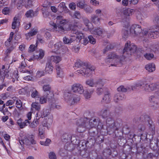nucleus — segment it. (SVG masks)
Returning a JSON list of instances; mask_svg holds the SVG:
<instances>
[{
	"label": "nucleus",
	"instance_id": "f257e3e1",
	"mask_svg": "<svg viewBox=\"0 0 159 159\" xmlns=\"http://www.w3.org/2000/svg\"><path fill=\"white\" fill-rule=\"evenodd\" d=\"M129 30L130 35L133 36L139 35L142 31L143 36L146 38H154L159 35V27L157 26L143 29L142 31L140 26L135 24L131 26Z\"/></svg>",
	"mask_w": 159,
	"mask_h": 159
},
{
	"label": "nucleus",
	"instance_id": "f03ea898",
	"mask_svg": "<svg viewBox=\"0 0 159 159\" xmlns=\"http://www.w3.org/2000/svg\"><path fill=\"white\" fill-rule=\"evenodd\" d=\"M75 66L81 67L80 70H77V72L86 77H89L93 74L95 69L94 67L89 66L87 63L82 62H76L75 64Z\"/></svg>",
	"mask_w": 159,
	"mask_h": 159
},
{
	"label": "nucleus",
	"instance_id": "7ed1b4c3",
	"mask_svg": "<svg viewBox=\"0 0 159 159\" xmlns=\"http://www.w3.org/2000/svg\"><path fill=\"white\" fill-rule=\"evenodd\" d=\"M108 58L106 60V61L110 62L112 59L116 58L115 61L116 62L114 64H111L112 66H122V61L124 60L125 57L124 56H122L121 57H119L114 53H110L107 56Z\"/></svg>",
	"mask_w": 159,
	"mask_h": 159
},
{
	"label": "nucleus",
	"instance_id": "20e7f679",
	"mask_svg": "<svg viewBox=\"0 0 159 159\" xmlns=\"http://www.w3.org/2000/svg\"><path fill=\"white\" fill-rule=\"evenodd\" d=\"M65 100L68 103L72 105L80 101L79 96L72 93L66 92L64 94Z\"/></svg>",
	"mask_w": 159,
	"mask_h": 159
},
{
	"label": "nucleus",
	"instance_id": "39448f33",
	"mask_svg": "<svg viewBox=\"0 0 159 159\" xmlns=\"http://www.w3.org/2000/svg\"><path fill=\"white\" fill-rule=\"evenodd\" d=\"M88 120L86 118H82L77 120L76 125L78 126L77 128L78 131L80 133L85 131L86 128H88Z\"/></svg>",
	"mask_w": 159,
	"mask_h": 159
},
{
	"label": "nucleus",
	"instance_id": "423d86ee",
	"mask_svg": "<svg viewBox=\"0 0 159 159\" xmlns=\"http://www.w3.org/2000/svg\"><path fill=\"white\" fill-rule=\"evenodd\" d=\"M130 42H129L125 43V47L123 51V54L132 55L137 50L136 46L133 43L130 44Z\"/></svg>",
	"mask_w": 159,
	"mask_h": 159
},
{
	"label": "nucleus",
	"instance_id": "0eeeda50",
	"mask_svg": "<svg viewBox=\"0 0 159 159\" xmlns=\"http://www.w3.org/2000/svg\"><path fill=\"white\" fill-rule=\"evenodd\" d=\"M142 87L143 90L146 93H149L155 91L158 88V85L156 83H143Z\"/></svg>",
	"mask_w": 159,
	"mask_h": 159
},
{
	"label": "nucleus",
	"instance_id": "6e6552de",
	"mask_svg": "<svg viewBox=\"0 0 159 159\" xmlns=\"http://www.w3.org/2000/svg\"><path fill=\"white\" fill-rule=\"evenodd\" d=\"M5 68V66L3 65L2 66V69L0 70V80L2 81H4L6 76L9 79L13 78V75L11 73L12 72H10L9 68L7 70L6 69V70L4 69Z\"/></svg>",
	"mask_w": 159,
	"mask_h": 159
},
{
	"label": "nucleus",
	"instance_id": "1a4fd4ad",
	"mask_svg": "<svg viewBox=\"0 0 159 159\" xmlns=\"http://www.w3.org/2000/svg\"><path fill=\"white\" fill-rule=\"evenodd\" d=\"M106 125L107 129L108 131L114 132L118 129V128L116 125L114 120L111 117L107 119Z\"/></svg>",
	"mask_w": 159,
	"mask_h": 159
},
{
	"label": "nucleus",
	"instance_id": "9d476101",
	"mask_svg": "<svg viewBox=\"0 0 159 159\" xmlns=\"http://www.w3.org/2000/svg\"><path fill=\"white\" fill-rule=\"evenodd\" d=\"M76 27L79 28L78 24L76 23L74 25H72L70 27V29L71 30V32L74 34H75L74 36H73V37L75 38V40H76L77 38L81 40L84 37V35L80 31H78L77 30L75 29Z\"/></svg>",
	"mask_w": 159,
	"mask_h": 159
},
{
	"label": "nucleus",
	"instance_id": "9b49d317",
	"mask_svg": "<svg viewBox=\"0 0 159 159\" xmlns=\"http://www.w3.org/2000/svg\"><path fill=\"white\" fill-rule=\"evenodd\" d=\"M18 1L17 4V8L20 9L22 6H24L26 8H29L32 6V2L31 0H17L15 3H11L15 4L17 1Z\"/></svg>",
	"mask_w": 159,
	"mask_h": 159
},
{
	"label": "nucleus",
	"instance_id": "f8f14e48",
	"mask_svg": "<svg viewBox=\"0 0 159 159\" xmlns=\"http://www.w3.org/2000/svg\"><path fill=\"white\" fill-rule=\"evenodd\" d=\"M71 89L74 92L79 94H82L84 92L83 85L79 83L73 84L72 86Z\"/></svg>",
	"mask_w": 159,
	"mask_h": 159
},
{
	"label": "nucleus",
	"instance_id": "ddd939ff",
	"mask_svg": "<svg viewBox=\"0 0 159 159\" xmlns=\"http://www.w3.org/2000/svg\"><path fill=\"white\" fill-rule=\"evenodd\" d=\"M43 89L46 94L48 95V97L51 99H53L54 94L53 92L51 90V87L49 84L44 85L43 87Z\"/></svg>",
	"mask_w": 159,
	"mask_h": 159
},
{
	"label": "nucleus",
	"instance_id": "4468645a",
	"mask_svg": "<svg viewBox=\"0 0 159 159\" xmlns=\"http://www.w3.org/2000/svg\"><path fill=\"white\" fill-rule=\"evenodd\" d=\"M21 142L26 145H29L31 144H34L36 143V142L34 139V137L33 135H30L28 138H25L23 140H21Z\"/></svg>",
	"mask_w": 159,
	"mask_h": 159
},
{
	"label": "nucleus",
	"instance_id": "2eb2a0df",
	"mask_svg": "<svg viewBox=\"0 0 159 159\" xmlns=\"http://www.w3.org/2000/svg\"><path fill=\"white\" fill-rule=\"evenodd\" d=\"M91 34L96 37H101L104 33V30L100 28L94 29L91 31Z\"/></svg>",
	"mask_w": 159,
	"mask_h": 159
},
{
	"label": "nucleus",
	"instance_id": "dca6fc26",
	"mask_svg": "<svg viewBox=\"0 0 159 159\" xmlns=\"http://www.w3.org/2000/svg\"><path fill=\"white\" fill-rule=\"evenodd\" d=\"M44 56V52L42 49H40L38 52L34 54L33 57L28 58L30 60H34V59H40L43 58Z\"/></svg>",
	"mask_w": 159,
	"mask_h": 159
},
{
	"label": "nucleus",
	"instance_id": "f3484780",
	"mask_svg": "<svg viewBox=\"0 0 159 159\" xmlns=\"http://www.w3.org/2000/svg\"><path fill=\"white\" fill-rule=\"evenodd\" d=\"M49 24L51 25L52 26L54 31H57L61 34H63L64 33V28L61 26H57L55 23L52 21H50Z\"/></svg>",
	"mask_w": 159,
	"mask_h": 159
},
{
	"label": "nucleus",
	"instance_id": "a211bd4d",
	"mask_svg": "<svg viewBox=\"0 0 159 159\" xmlns=\"http://www.w3.org/2000/svg\"><path fill=\"white\" fill-rule=\"evenodd\" d=\"M30 94L31 97L35 99H38L40 98V94L38 91L34 88H31L30 91Z\"/></svg>",
	"mask_w": 159,
	"mask_h": 159
},
{
	"label": "nucleus",
	"instance_id": "6ab92c4d",
	"mask_svg": "<svg viewBox=\"0 0 159 159\" xmlns=\"http://www.w3.org/2000/svg\"><path fill=\"white\" fill-rule=\"evenodd\" d=\"M100 115L103 118L106 119V120L107 118L110 117L112 118L111 115V113L108 111L107 109L106 108H105L101 111Z\"/></svg>",
	"mask_w": 159,
	"mask_h": 159
},
{
	"label": "nucleus",
	"instance_id": "aec40b11",
	"mask_svg": "<svg viewBox=\"0 0 159 159\" xmlns=\"http://www.w3.org/2000/svg\"><path fill=\"white\" fill-rule=\"evenodd\" d=\"M62 44V43L61 42H58L56 43L53 46L54 48L53 49L54 50L53 52H56V51H58L57 52L61 53V51L62 49L63 48Z\"/></svg>",
	"mask_w": 159,
	"mask_h": 159
},
{
	"label": "nucleus",
	"instance_id": "412c9836",
	"mask_svg": "<svg viewBox=\"0 0 159 159\" xmlns=\"http://www.w3.org/2000/svg\"><path fill=\"white\" fill-rule=\"evenodd\" d=\"M155 97L154 95H152L149 98V100L151 102V105L152 106L157 107H158V102L156 101L157 98V95H155Z\"/></svg>",
	"mask_w": 159,
	"mask_h": 159
},
{
	"label": "nucleus",
	"instance_id": "4be33fe9",
	"mask_svg": "<svg viewBox=\"0 0 159 159\" xmlns=\"http://www.w3.org/2000/svg\"><path fill=\"white\" fill-rule=\"evenodd\" d=\"M39 98V103L41 104H43L46 102L47 99H48L50 102H51L54 100L53 99H51V98H50L48 97V95L44 94L43 96L40 97Z\"/></svg>",
	"mask_w": 159,
	"mask_h": 159
},
{
	"label": "nucleus",
	"instance_id": "5701e85b",
	"mask_svg": "<svg viewBox=\"0 0 159 159\" xmlns=\"http://www.w3.org/2000/svg\"><path fill=\"white\" fill-rule=\"evenodd\" d=\"M53 68L51 62H49L46 63L45 71L47 73L52 74L53 72Z\"/></svg>",
	"mask_w": 159,
	"mask_h": 159
},
{
	"label": "nucleus",
	"instance_id": "b1692460",
	"mask_svg": "<svg viewBox=\"0 0 159 159\" xmlns=\"http://www.w3.org/2000/svg\"><path fill=\"white\" fill-rule=\"evenodd\" d=\"M106 80L101 78L96 79L95 80V87H103L105 83Z\"/></svg>",
	"mask_w": 159,
	"mask_h": 159
},
{
	"label": "nucleus",
	"instance_id": "393cba45",
	"mask_svg": "<svg viewBox=\"0 0 159 159\" xmlns=\"http://www.w3.org/2000/svg\"><path fill=\"white\" fill-rule=\"evenodd\" d=\"M20 25V19L18 16H16L14 18L12 24V28L15 29Z\"/></svg>",
	"mask_w": 159,
	"mask_h": 159
},
{
	"label": "nucleus",
	"instance_id": "a878e982",
	"mask_svg": "<svg viewBox=\"0 0 159 159\" xmlns=\"http://www.w3.org/2000/svg\"><path fill=\"white\" fill-rule=\"evenodd\" d=\"M125 98V95L123 93H116L114 97V100L116 102Z\"/></svg>",
	"mask_w": 159,
	"mask_h": 159
},
{
	"label": "nucleus",
	"instance_id": "bb28decb",
	"mask_svg": "<svg viewBox=\"0 0 159 159\" xmlns=\"http://www.w3.org/2000/svg\"><path fill=\"white\" fill-rule=\"evenodd\" d=\"M111 96L109 93L107 92L105 94L104 96L102 99L101 102L102 103L105 102L108 103L111 101Z\"/></svg>",
	"mask_w": 159,
	"mask_h": 159
},
{
	"label": "nucleus",
	"instance_id": "cd10ccee",
	"mask_svg": "<svg viewBox=\"0 0 159 159\" xmlns=\"http://www.w3.org/2000/svg\"><path fill=\"white\" fill-rule=\"evenodd\" d=\"M51 111L46 108H44L41 112L40 117L42 118L47 117L50 114Z\"/></svg>",
	"mask_w": 159,
	"mask_h": 159
},
{
	"label": "nucleus",
	"instance_id": "c85d7f7f",
	"mask_svg": "<svg viewBox=\"0 0 159 159\" xmlns=\"http://www.w3.org/2000/svg\"><path fill=\"white\" fill-rule=\"evenodd\" d=\"M75 38L71 36L70 37V38H67L65 37L63 38V41L65 44H70L71 43L75 41Z\"/></svg>",
	"mask_w": 159,
	"mask_h": 159
},
{
	"label": "nucleus",
	"instance_id": "c756f323",
	"mask_svg": "<svg viewBox=\"0 0 159 159\" xmlns=\"http://www.w3.org/2000/svg\"><path fill=\"white\" fill-rule=\"evenodd\" d=\"M91 20L95 24H99L100 23V18L97 15L93 14L92 15Z\"/></svg>",
	"mask_w": 159,
	"mask_h": 159
},
{
	"label": "nucleus",
	"instance_id": "7c9ffc66",
	"mask_svg": "<svg viewBox=\"0 0 159 159\" xmlns=\"http://www.w3.org/2000/svg\"><path fill=\"white\" fill-rule=\"evenodd\" d=\"M56 70L57 76L60 77H62L63 76V72L62 67L58 65H56Z\"/></svg>",
	"mask_w": 159,
	"mask_h": 159
},
{
	"label": "nucleus",
	"instance_id": "2f4dec72",
	"mask_svg": "<svg viewBox=\"0 0 159 159\" xmlns=\"http://www.w3.org/2000/svg\"><path fill=\"white\" fill-rule=\"evenodd\" d=\"M94 91V89L89 90L88 89L84 91V95L85 98L89 99L91 98L92 94L93 93Z\"/></svg>",
	"mask_w": 159,
	"mask_h": 159
},
{
	"label": "nucleus",
	"instance_id": "473e14b6",
	"mask_svg": "<svg viewBox=\"0 0 159 159\" xmlns=\"http://www.w3.org/2000/svg\"><path fill=\"white\" fill-rule=\"evenodd\" d=\"M38 112L36 114V118L34 119L31 123L29 125L30 127L31 128H34L36 127L39 124V121L38 120L40 118L38 116Z\"/></svg>",
	"mask_w": 159,
	"mask_h": 159
},
{
	"label": "nucleus",
	"instance_id": "72a5a7b5",
	"mask_svg": "<svg viewBox=\"0 0 159 159\" xmlns=\"http://www.w3.org/2000/svg\"><path fill=\"white\" fill-rule=\"evenodd\" d=\"M146 69L150 72H152L155 70V65L153 63H149L145 66Z\"/></svg>",
	"mask_w": 159,
	"mask_h": 159
},
{
	"label": "nucleus",
	"instance_id": "f704fd0d",
	"mask_svg": "<svg viewBox=\"0 0 159 159\" xmlns=\"http://www.w3.org/2000/svg\"><path fill=\"white\" fill-rule=\"evenodd\" d=\"M146 123L149 127L151 131L152 134H153L155 131V127L154 125L153 124L152 121L150 120H148V121Z\"/></svg>",
	"mask_w": 159,
	"mask_h": 159
},
{
	"label": "nucleus",
	"instance_id": "c9c22d12",
	"mask_svg": "<svg viewBox=\"0 0 159 159\" xmlns=\"http://www.w3.org/2000/svg\"><path fill=\"white\" fill-rule=\"evenodd\" d=\"M61 60V58L59 56H52L51 57L50 60L56 63H59Z\"/></svg>",
	"mask_w": 159,
	"mask_h": 159
},
{
	"label": "nucleus",
	"instance_id": "e433bc0d",
	"mask_svg": "<svg viewBox=\"0 0 159 159\" xmlns=\"http://www.w3.org/2000/svg\"><path fill=\"white\" fill-rule=\"evenodd\" d=\"M134 11V10L133 9L125 8L123 12L125 15L129 16L132 15Z\"/></svg>",
	"mask_w": 159,
	"mask_h": 159
},
{
	"label": "nucleus",
	"instance_id": "4c0bfd02",
	"mask_svg": "<svg viewBox=\"0 0 159 159\" xmlns=\"http://www.w3.org/2000/svg\"><path fill=\"white\" fill-rule=\"evenodd\" d=\"M38 32V29L37 28H34L31 30L30 31L26 34V36H32L36 35Z\"/></svg>",
	"mask_w": 159,
	"mask_h": 159
},
{
	"label": "nucleus",
	"instance_id": "58836bf2",
	"mask_svg": "<svg viewBox=\"0 0 159 159\" xmlns=\"http://www.w3.org/2000/svg\"><path fill=\"white\" fill-rule=\"evenodd\" d=\"M86 13H91L93 11V9L90 6L86 4L83 9Z\"/></svg>",
	"mask_w": 159,
	"mask_h": 159
},
{
	"label": "nucleus",
	"instance_id": "ea45409f",
	"mask_svg": "<svg viewBox=\"0 0 159 159\" xmlns=\"http://www.w3.org/2000/svg\"><path fill=\"white\" fill-rule=\"evenodd\" d=\"M32 107L39 111L41 109V105L38 102H34L31 104Z\"/></svg>",
	"mask_w": 159,
	"mask_h": 159
},
{
	"label": "nucleus",
	"instance_id": "a19ab883",
	"mask_svg": "<svg viewBox=\"0 0 159 159\" xmlns=\"http://www.w3.org/2000/svg\"><path fill=\"white\" fill-rule=\"evenodd\" d=\"M86 84L91 87H95V81L93 79L88 80L86 82Z\"/></svg>",
	"mask_w": 159,
	"mask_h": 159
},
{
	"label": "nucleus",
	"instance_id": "79ce46f5",
	"mask_svg": "<svg viewBox=\"0 0 159 159\" xmlns=\"http://www.w3.org/2000/svg\"><path fill=\"white\" fill-rule=\"evenodd\" d=\"M86 4L84 0H81L77 3V6L80 8L83 9Z\"/></svg>",
	"mask_w": 159,
	"mask_h": 159
},
{
	"label": "nucleus",
	"instance_id": "37998d69",
	"mask_svg": "<svg viewBox=\"0 0 159 159\" xmlns=\"http://www.w3.org/2000/svg\"><path fill=\"white\" fill-rule=\"evenodd\" d=\"M66 8L65 3L64 2L61 3L58 7V9L60 10V12H63L64 11H65Z\"/></svg>",
	"mask_w": 159,
	"mask_h": 159
},
{
	"label": "nucleus",
	"instance_id": "c03bdc74",
	"mask_svg": "<svg viewBox=\"0 0 159 159\" xmlns=\"http://www.w3.org/2000/svg\"><path fill=\"white\" fill-rule=\"evenodd\" d=\"M43 127L42 126H39V135L40 138L41 139H43L45 137L43 130Z\"/></svg>",
	"mask_w": 159,
	"mask_h": 159
},
{
	"label": "nucleus",
	"instance_id": "a18cd8bd",
	"mask_svg": "<svg viewBox=\"0 0 159 159\" xmlns=\"http://www.w3.org/2000/svg\"><path fill=\"white\" fill-rule=\"evenodd\" d=\"M122 37L124 38H126L129 35V34H130V32L129 33L127 29H125L123 30H122Z\"/></svg>",
	"mask_w": 159,
	"mask_h": 159
},
{
	"label": "nucleus",
	"instance_id": "49530a36",
	"mask_svg": "<svg viewBox=\"0 0 159 159\" xmlns=\"http://www.w3.org/2000/svg\"><path fill=\"white\" fill-rule=\"evenodd\" d=\"M97 129L95 128H91L89 129V133L90 136L94 137L97 134Z\"/></svg>",
	"mask_w": 159,
	"mask_h": 159
},
{
	"label": "nucleus",
	"instance_id": "de8ad7c7",
	"mask_svg": "<svg viewBox=\"0 0 159 159\" xmlns=\"http://www.w3.org/2000/svg\"><path fill=\"white\" fill-rule=\"evenodd\" d=\"M25 15L27 17H31L34 16V13L33 10H31L27 11Z\"/></svg>",
	"mask_w": 159,
	"mask_h": 159
},
{
	"label": "nucleus",
	"instance_id": "09e8293b",
	"mask_svg": "<svg viewBox=\"0 0 159 159\" xmlns=\"http://www.w3.org/2000/svg\"><path fill=\"white\" fill-rule=\"evenodd\" d=\"M73 16L75 18L80 19L81 18V15L80 12L78 11H75L74 12Z\"/></svg>",
	"mask_w": 159,
	"mask_h": 159
},
{
	"label": "nucleus",
	"instance_id": "8fccbe9b",
	"mask_svg": "<svg viewBox=\"0 0 159 159\" xmlns=\"http://www.w3.org/2000/svg\"><path fill=\"white\" fill-rule=\"evenodd\" d=\"M30 124V122L28 120H26L24 122H22L20 128L22 129Z\"/></svg>",
	"mask_w": 159,
	"mask_h": 159
},
{
	"label": "nucleus",
	"instance_id": "3c124183",
	"mask_svg": "<svg viewBox=\"0 0 159 159\" xmlns=\"http://www.w3.org/2000/svg\"><path fill=\"white\" fill-rule=\"evenodd\" d=\"M35 45L31 44L30 45L28 50L29 52H32L35 51L37 48V44H35Z\"/></svg>",
	"mask_w": 159,
	"mask_h": 159
},
{
	"label": "nucleus",
	"instance_id": "603ef678",
	"mask_svg": "<svg viewBox=\"0 0 159 159\" xmlns=\"http://www.w3.org/2000/svg\"><path fill=\"white\" fill-rule=\"evenodd\" d=\"M104 91L102 87H97L96 89V93L98 95H100L102 94Z\"/></svg>",
	"mask_w": 159,
	"mask_h": 159
},
{
	"label": "nucleus",
	"instance_id": "864d4df0",
	"mask_svg": "<svg viewBox=\"0 0 159 159\" xmlns=\"http://www.w3.org/2000/svg\"><path fill=\"white\" fill-rule=\"evenodd\" d=\"M15 47L13 45H11L10 47L8 48L6 50L5 52L7 56L10 53V52L15 48Z\"/></svg>",
	"mask_w": 159,
	"mask_h": 159
},
{
	"label": "nucleus",
	"instance_id": "5fc2aeb1",
	"mask_svg": "<svg viewBox=\"0 0 159 159\" xmlns=\"http://www.w3.org/2000/svg\"><path fill=\"white\" fill-rule=\"evenodd\" d=\"M88 39L89 42L90 43L93 44L95 43L96 42V40L92 35L89 36L88 37Z\"/></svg>",
	"mask_w": 159,
	"mask_h": 159
},
{
	"label": "nucleus",
	"instance_id": "6e6d98bb",
	"mask_svg": "<svg viewBox=\"0 0 159 159\" xmlns=\"http://www.w3.org/2000/svg\"><path fill=\"white\" fill-rule=\"evenodd\" d=\"M144 57L148 60H150L154 57V55L152 53H146L144 55Z\"/></svg>",
	"mask_w": 159,
	"mask_h": 159
},
{
	"label": "nucleus",
	"instance_id": "4d7b16f0",
	"mask_svg": "<svg viewBox=\"0 0 159 159\" xmlns=\"http://www.w3.org/2000/svg\"><path fill=\"white\" fill-rule=\"evenodd\" d=\"M57 24L58 25V26H61L63 28V25L66 23V20L65 19H64L62 20H61L58 22H57Z\"/></svg>",
	"mask_w": 159,
	"mask_h": 159
},
{
	"label": "nucleus",
	"instance_id": "13d9d810",
	"mask_svg": "<svg viewBox=\"0 0 159 159\" xmlns=\"http://www.w3.org/2000/svg\"><path fill=\"white\" fill-rule=\"evenodd\" d=\"M117 90L118 91L122 92H125L127 91V89L125 88L123 86H121L117 88Z\"/></svg>",
	"mask_w": 159,
	"mask_h": 159
},
{
	"label": "nucleus",
	"instance_id": "bf43d9fd",
	"mask_svg": "<svg viewBox=\"0 0 159 159\" xmlns=\"http://www.w3.org/2000/svg\"><path fill=\"white\" fill-rule=\"evenodd\" d=\"M49 157L50 159H57L56 154L53 152H51L49 153Z\"/></svg>",
	"mask_w": 159,
	"mask_h": 159
},
{
	"label": "nucleus",
	"instance_id": "052dcab7",
	"mask_svg": "<svg viewBox=\"0 0 159 159\" xmlns=\"http://www.w3.org/2000/svg\"><path fill=\"white\" fill-rule=\"evenodd\" d=\"M143 85L142 84L141 82H139L135 84L134 86L132 87V89L133 90H134L137 89V88L139 87H141Z\"/></svg>",
	"mask_w": 159,
	"mask_h": 159
},
{
	"label": "nucleus",
	"instance_id": "680f3d73",
	"mask_svg": "<svg viewBox=\"0 0 159 159\" xmlns=\"http://www.w3.org/2000/svg\"><path fill=\"white\" fill-rule=\"evenodd\" d=\"M2 12L5 15L8 14L10 12V10L9 8L5 7L2 10Z\"/></svg>",
	"mask_w": 159,
	"mask_h": 159
},
{
	"label": "nucleus",
	"instance_id": "e2e57ef3",
	"mask_svg": "<svg viewBox=\"0 0 159 159\" xmlns=\"http://www.w3.org/2000/svg\"><path fill=\"white\" fill-rule=\"evenodd\" d=\"M44 75V72L43 71H38L37 73L36 76L37 78H40Z\"/></svg>",
	"mask_w": 159,
	"mask_h": 159
},
{
	"label": "nucleus",
	"instance_id": "0e129e2a",
	"mask_svg": "<svg viewBox=\"0 0 159 159\" xmlns=\"http://www.w3.org/2000/svg\"><path fill=\"white\" fill-rule=\"evenodd\" d=\"M69 7L70 9L75 10L76 9V4L74 2L70 3L69 5Z\"/></svg>",
	"mask_w": 159,
	"mask_h": 159
},
{
	"label": "nucleus",
	"instance_id": "69168bd1",
	"mask_svg": "<svg viewBox=\"0 0 159 159\" xmlns=\"http://www.w3.org/2000/svg\"><path fill=\"white\" fill-rule=\"evenodd\" d=\"M16 107L20 108L22 107V102L20 100H17L16 102Z\"/></svg>",
	"mask_w": 159,
	"mask_h": 159
},
{
	"label": "nucleus",
	"instance_id": "338daca9",
	"mask_svg": "<svg viewBox=\"0 0 159 159\" xmlns=\"http://www.w3.org/2000/svg\"><path fill=\"white\" fill-rule=\"evenodd\" d=\"M82 19L85 25L87 26H88V24L89 23V21L88 19L85 17H83Z\"/></svg>",
	"mask_w": 159,
	"mask_h": 159
},
{
	"label": "nucleus",
	"instance_id": "774afa93",
	"mask_svg": "<svg viewBox=\"0 0 159 159\" xmlns=\"http://www.w3.org/2000/svg\"><path fill=\"white\" fill-rule=\"evenodd\" d=\"M12 40L11 39L9 40V39H8L5 42V45L7 47H9L11 45L12 43Z\"/></svg>",
	"mask_w": 159,
	"mask_h": 159
}]
</instances>
